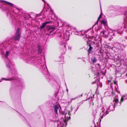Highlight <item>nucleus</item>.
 <instances>
[{
	"mask_svg": "<svg viewBox=\"0 0 127 127\" xmlns=\"http://www.w3.org/2000/svg\"><path fill=\"white\" fill-rule=\"evenodd\" d=\"M70 114L69 112L68 114H66L65 115H63V116L62 117L60 121H57V126L58 127H65L67 125L66 119L67 118L68 120L70 119Z\"/></svg>",
	"mask_w": 127,
	"mask_h": 127,
	"instance_id": "obj_1",
	"label": "nucleus"
},
{
	"mask_svg": "<svg viewBox=\"0 0 127 127\" xmlns=\"http://www.w3.org/2000/svg\"><path fill=\"white\" fill-rule=\"evenodd\" d=\"M116 107L114 106V104L113 103H111L109 105H106V106L104 107V108L107 110L106 111V113H108V112L107 113V111L108 112H109L113 110V109L114 108Z\"/></svg>",
	"mask_w": 127,
	"mask_h": 127,
	"instance_id": "obj_2",
	"label": "nucleus"
},
{
	"mask_svg": "<svg viewBox=\"0 0 127 127\" xmlns=\"http://www.w3.org/2000/svg\"><path fill=\"white\" fill-rule=\"evenodd\" d=\"M21 33L19 28H18L16 32V35L14 39L15 40H19L20 39Z\"/></svg>",
	"mask_w": 127,
	"mask_h": 127,
	"instance_id": "obj_3",
	"label": "nucleus"
},
{
	"mask_svg": "<svg viewBox=\"0 0 127 127\" xmlns=\"http://www.w3.org/2000/svg\"><path fill=\"white\" fill-rule=\"evenodd\" d=\"M118 102L119 99L117 97H116L114 98L113 102V103L114 104V106H116Z\"/></svg>",
	"mask_w": 127,
	"mask_h": 127,
	"instance_id": "obj_4",
	"label": "nucleus"
},
{
	"mask_svg": "<svg viewBox=\"0 0 127 127\" xmlns=\"http://www.w3.org/2000/svg\"><path fill=\"white\" fill-rule=\"evenodd\" d=\"M54 108V111L55 112L56 114H57V110L59 108V106L58 105H55L53 106Z\"/></svg>",
	"mask_w": 127,
	"mask_h": 127,
	"instance_id": "obj_5",
	"label": "nucleus"
},
{
	"mask_svg": "<svg viewBox=\"0 0 127 127\" xmlns=\"http://www.w3.org/2000/svg\"><path fill=\"white\" fill-rule=\"evenodd\" d=\"M127 98V95H123L121 99L120 104H121L122 102H123L124 100L126 99Z\"/></svg>",
	"mask_w": 127,
	"mask_h": 127,
	"instance_id": "obj_6",
	"label": "nucleus"
},
{
	"mask_svg": "<svg viewBox=\"0 0 127 127\" xmlns=\"http://www.w3.org/2000/svg\"><path fill=\"white\" fill-rule=\"evenodd\" d=\"M87 44L88 45V46H89V47L88 50V54H89L91 53V51L92 50L93 48L91 47V45L90 44H88V41L87 42Z\"/></svg>",
	"mask_w": 127,
	"mask_h": 127,
	"instance_id": "obj_7",
	"label": "nucleus"
},
{
	"mask_svg": "<svg viewBox=\"0 0 127 127\" xmlns=\"http://www.w3.org/2000/svg\"><path fill=\"white\" fill-rule=\"evenodd\" d=\"M55 29V27H50L48 28V30L49 31V32L51 33L54 31Z\"/></svg>",
	"mask_w": 127,
	"mask_h": 127,
	"instance_id": "obj_8",
	"label": "nucleus"
},
{
	"mask_svg": "<svg viewBox=\"0 0 127 127\" xmlns=\"http://www.w3.org/2000/svg\"><path fill=\"white\" fill-rule=\"evenodd\" d=\"M0 2L2 3H3L4 2L7 3L8 4L10 5L11 6H13V4L12 3L9 2H7L6 1H4L2 0H0Z\"/></svg>",
	"mask_w": 127,
	"mask_h": 127,
	"instance_id": "obj_9",
	"label": "nucleus"
},
{
	"mask_svg": "<svg viewBox=\"0 0 127 127\" xmlns=\"http://www.w3.org/2000/svg\"><path fill=\"white\" fill-rule=\"evenodd\" d=\"M105 32H106V31L105 30H103L101 32V34L102 36L106 37H107V35L104 34Z\"/></svg>",
	"mask_w": 127,
	"mask_h": 127,
	"instance_id": "obj_10",
	"label": "nucleus"
},
{
	"mask_svg": "<svg viewBox=\"0 0 127 127\" xmlns=\"http://www.w3.org/2000/svg\"><path fill=\"white\" fill-rule=\"evenodd\" d=\"M96 59L95 57H94L93 58H91V61L93 63L96 62Z\"/></svg>",
	"mask_w": 127,
	"mask_h": 127,
	"instance_id": "obj_11",
	"label": "nucleus"
},
{
	"mask_svg": "<svg viewBox=\"0 0 127 127\" xmlns=\"http://www.w3.org/2000/svg\"><path fill=\"white\" fill-rule=\"evenodd\" d=\"M46 25L45 23H43L42 25L40 27V30H42V29Z\"/></svg>",
	"mask_w": 127,
	"mask_h": 127,
	"instance_id": "obj_12",
	"label": "nucleus"
},
{
	"mask_svg": "<svg viewBox=\"0 0 127 127\" xmlns=\"http://www.w3.org/2000/svg\"><path fill=\"white\" fill-rule=\"evenodd\" d=\"M101 22L102 24H103L105 25L107 23L104 20L101 21Z\"/></svg>",
	"mask_w": 127,
	"mask_h": 127,
	"instance_id": "obj_13",
	"label": "nucleus"
},
{
	"mask_svg": "<svg viewBox=\"0 0 127 127\" xmlns=\"http://www.w3.org/2000/svg\"><path fill=\"white\" fill-rule=\"evenodd\" d=\"M40 47L39 46H38V49H39V51H38V53H41V49L40 48Z\"/></svg>",
	"mask_w": 127,
	"mask_h": 127,
	"instance_id": "obj_14",
	"label": "nucleus"
},
{
	"mask_svg": "<svg viewBox=\"0 0 127 127\" xmlns=\"http://www.w3.org/2000/svg\"><path fill=\"white\" fill-rule=\"evenodd\" d=\"M9 54V52L8 51H7L6 53L5 54V57L6 58H7V56L8 54Z\"/></svg>",
	"mask_w": 127,
	"mask_h": 127,
	"instance_id": "obj_15",
	"label": "nucleus"
},
{
	"mask_svg": "<svg viewBox=\"0 0 127 127\" xmlns=\"http://www.w3.org/2000/svg\"><path fill=\"white\" fill-rule=\"evenodd\" d=\"M102 16L101 14L99 16V17L98 18V20H99V19H100L101 18Z\"/></svg>",
	"mask_w": 127,
	"mask_h": 127,
	"instance_id": "obj_16",
	"label": "nucleus"
},
{
	"mask_svg": "<svg viewBox=\"0 0 127 127\" xmlns=\"http://www.w3.org/2000/svg\"><path fill=\"white\" fill-rule=\"evenodd\" d=\"M1 79H3L5 80H6V81H8V80H9V79H6L4 78H2Z\"/></svg>",
	"mask_w": 127,
	"mask_h": 127,
	"instance_id": "obj_17",
	"label": "nucleus"
},
{
	"mask_svg": "<svg viewBox=\"0 0 127 127\" xmlns=\"http://www.w3.org/2000/svg\"><path fill=\"white\" fill-rule=\"evenodd\" d=\"M108 48L109 49H113V47H111L110 46H108Z\"/></svg>",
	"mask_w": 127,
	"mask_h": 127,
	"instance_id": "obj_18",
	"label": "nucleus"
},
{
	"mask_svg": "<svg viewBox=\"0 0 127 127\" xmlns=\"http://www.w3.org/2000/svg\"><path fill=\"white\" fill-rule=\"evenodd\" d=\"M50 22H45L44 23H45V25H46L47 24L49 23Z\"/></svg>",
	"mask_w": 127,
	"mask_h": 127,
	"instance_id": "obj_19",
	"label": "nucleus"
},
{
	"mask_svg": "<svg viewBox=\"0 0 127 127\" xmlns=\"http://www.w3.org/2000/svg\"><path fill=\"white\" fill-rule=\"evenodd\" d=\"M99 20L97 19V22L95 23V25H96V24H98Z\"/></svg>",
	"mask_w": 127,
	"mask_h": 127,
	"instance_id": "obj_20",
	"label": "nucleus"
},
{
	"mask_svg": "<svg viewBox=\"0 0 127 127\" xmlns=\"http://www.w3.org/2000/svg\"><path fill=\"white\" fill-rule=\"evenodd\" d=\"M76 98H77V97H76L74 98H72V99H71V100H73V99H76Z\"/></svg>",
	"mask_w": 127,
	"mask_h": 127,
	"instance_id": "obj_21",
	"label": "nucleus"
},
{
	"mask_svg": "<svg viewBox=\"0 0 127 127\" xmlns=\"http://www.w3.org/2000/svg\"><path fill=\"white\" fill-rule=\"evenodd\" d=\"M69 39V38H68L67 39H66V40H68Z\"/></svg>",
	"mask_w": 127,
	"mask_h": 127,
	"instance_id": "obj_22",
	"label": "nucleus"
},
{
	"mask_svg": "<svg viewBox=\"0 0 127 127\" xmlns=\"http://www.w3.org/2000/svg\"><path fill=\"white\" fill-rule=\"evenodd\" d=\"M82 96V94L81 95V96Z\"/></svg>",
	"mask_w": 127,
	"mask_h": 127,
	"instance_id": "obj_23",
	"label": "nucleus"
},
{
	"mask_svg": "<svg viewBox=\"0 0 127 127\" xmlns=\"http://www.w3.org/2000/svg\"><path fill=\"white\" fill-rule=\"evenodd\" d=\"M42 0L44 1H45L44 0Z\"/></svg>",
	"mask_w": 127,
	"mask_h": 127,
	"instance_id": "obj_24",
	"label": "nucleus"
},
{
	"mask_svg": "<svg viewBox=\"0 0 127 127\" xmlns=\"http://www.w3.org/2000/svg\"><path fill=\"white\" fill-rule=\"evenodd\" d=\"M7 65L8 66V65L7 64Z\"/></svg>",
	"mask_w": 127,
	"mask_h": 127,
	"instance_id": "obj_25",
	"label": "nucleus"
}]
</instances>
